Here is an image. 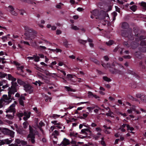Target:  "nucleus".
<instances>
[{"label":"nucleus","instance_id":"obj_1","mask_svg":"<svg viewBox=\"0 0 146 146\" xmlns=\"http://www.w3.org/2000/svg\"><path fill=\"white\" fill-rule=\"evenodd\" d=\"M13 94L8 92V96L7 95L3 96V99L0 100V108L9 104L11 102L12 100H15L14 97L11 96Z\"/></svg>","mask_w":146,"mask_h":146},{"label":"nucleus","instance_id":"obj_2","mask_svg":"<svg viewBox=\"0 0 146 146\" xmlns=\"http://www.w3.org/2000/svg\"><path fill=\"white\" fill-rule=\"evenodd\" d=\"M24 28L26 30L24 35L27 39L32 40L35 38V35L37 34L36 31H34L33 29L30 28L27 26H25Z\"/></svg>","mask_w":146,"mask_h":146},{"label":"nucleus","instance_id":"obj_3","mask_svg":"<svg viewBox=\"0 0 146 146\" xmlns=\"http://www.w3.org/2000/svg\"><path fill=\"white\" fill-rule=\"evenodd\" d=\"M17 104V102L15 101L14 103L11 105L6 111V113L13 112L12 115L10 114H7L6 115V117L10 119H12L14 118V114L16 112L15 107Z\"/></svg>","mask_w":146,"mask_h":146},{"label":"nucleus","instance_id":"obj_4","mask_svg":"<svg viewBox=\"0 0 146 146\" xmlns=\"http://www.w3.org/2000/svg\"><path fill=\"white\" fill-rule=\"evenodd\" d=\"M122 36H123L127 37L128 39L132 40H134V36L132 33V29L128 30H123L121 31Z\"/></svg>","mask_w":146,"mask_h":146},{"label":"nucleus","instance_id":"obj_5","mask_svg":"<svg viewBox=\"0 0 146 146\" xmlns=\"http://www.w3.org/2000/svg\"><path fill=\"white\" fill-rule=\"evenodd\" d=\"M102 66L106 69L108 68L109 70L113 73H114L115 72H117L120 74H122V72L119 70L115 69L114 68V64H102Z\"/></svg>","mask_w":146,"mask_h":146},{"label":"nucleus","instance_id":"obj_6","mask_svg":"<svg viewBox=\"0 0 146 146\" xmlns=\"http://www.w3.org/2000/svg\"><path fill=\"white\" fill-rule=\"evenodd\" d=\"M12 86L11 87H9L8 89V91L9 92L11 93L13 95L15 93L17 92V87L18 86L16 82H11Z\"/></svg>","mask_w":146,"mask_h":146},{"label":"nucleus","instance_id":"obj_7","mask_svg":"<svg viewBox=\"0 0 146 146\" xmlns=\"http://www.w3.org/2000/svg\"><path fill=\"white\" fill-rule=\"evenodd\" d=\"M24 90L29 94L32 93L33 91V87L28 84H26L24 86Z\"/></svg>","mask_w":146,"mask_h":146},{"label":"nucleus","instance_id":"obj_8","mask_svg":"<svg viewBox=\"0 0 146 146\" xmlns=\"http://www.w3.org/2000/svg\"><path fill=\"white\" fill-rule=\"evenodd\" d=\"M2 133L4 134L10 135L12 137L14 136V133L13 131L5 128H3Z\"/></svg>","mask_w":146,"mask_h":146},{"label":"nucleus","instance_id":"obj_9","mask_svg":"<svg viewBox=\"0 0 146 146\" xmlns=\"http://www.w3.org/2000/svg\"><path fill=\"white\" fill-rule=\"evenodd\" d=\"M39 65L40 64H35L34 68L37 70L42 72L45 70V67L47 65L46 64H40V66Z\"/></svg>","mask_w":146,"mask_h":146},{"label":"nucleus","instance_id":"obj_10","mask_svg":"<svg viewBox=\"0 0 146 146\" xmlns=\"http://www.w3.org/2000/svg\"><path fill=\"white\" fill-rule=\"evenodd\" d=\"M8 9L9 12L12 15L16 16L17 15V13L14 11V9L13 7L11 5L8 7Z\"/></svg>","mask_w":146,"mask_h":146},{"label":"nucleus","instance_id":"obj_11","mask_svg":"<svg viewBox=\"0 0 146 146\" xmlns=\"http://www.w3.org/2000/svg\"><path fill=\"white\" fill-rule=\"evenodd\" d=\"M27 58L29 60L34 59V61L36 62H38L39 61V57L37 56L34 55L32 57H28Z\"/></svg>","mask_w":146,"mask_h":146},{"label":"nucleus","instance_id":"obj_12","mask_svg":"<svg viewBox=\"0 0 146 146\" xmlns=\"http://www.w3.org/2000/svg\"><path fill=\"white\" fill-rule=\"evenodd\" d=\"M35 135H30V136L28 135L27 136V138L29 139V141L31 142L33 144H34L35 143Z\"/></svg>","mask_w":146,"mask_h":146},{"label":"nucleus","instance_id":"obj_13","mask_svg":"<svg viewBox=\"0 0 146 146\" xmlns=\"http://www.w3.org/2000/svg\"><path fill=\"white\" fill-rule=\"evenodd\" d=\"M29 134L28 135L29 136L30 135H35V133H36V130L34 129L33 128L31 127L30 125L29 126Z\"/></svg>","mask_w":146,"mask_h":146},{"label":"nucleus","instance_id":"obj_14","mask_svg":"<svg viewBox=\"0 0 146 146\" xmlns=\"http://www.w3.org/2000/svg\"><path fill=\"white\" fill-rule=\"evenodd\" d=\"M11 142L12 140H9L8 139L2 140L1 141V142H0V145H1L2 144H4L5 143L9 144L11 143Z\"/></svg>","mask_w":146,"mask_h":146},{"label":"nucleus","instance_id":"obj_15","mask_svg":"<svg viewBox=\"0 0 146 146\" xmlns=\"http://www.w3.org/2000/svg\"><path fill=\"white\" fill-rule=\"evenodd\" d=\"M61 144L64 146H66L70 144L69 140L66 138H64L63 141L61 142Z\"/></svg>","mask_w":146,"mask_h":146},{"label":"nucleus","instance_id":"obj_16","mask_svg":"<svg viewBox=\"0 0 146 146\" xmlns=\"http://www.w3.org/2000/svg\"><path fill=\"white\" fill-rule=\"evenodd\" d=\"M24 115L25 116L23 117V119L25 120H27L28 118H29L30 116V112H27L25 111L24 113Z\"/></svg>","mask_w":146,"mask_h":146},{"label":"nucleus","instance_id":"obj_17","mask_svg":"<svg viewBox=\"0 0 146 146\" xmlns=\"http://www.w3.org/2000/svg\"><path fill=\"white\" fill-rule=\"evenodd\" d=\"M135 56L139 59H141L142 57L143 54H142L140 52H136L135 53Z\"/></svg>","mask_w":146,"mask_h":146},{"label":"nucleus","instance_id":"obj_18","mask_svg":"<svg viewBox=\"0 0 146 146\" xmlns=\"http://www.w3.org/2000/svg\"><path fill=\"white\" fill-rule=\"evenodd\" d=\"M91 13L94 16H97L98 17V15H99V11L97 10H94L91 11Z\"/></svg>","mask_w":146,"mask_h":146},{"label":"nucleus","instance_id":"obj_19","mask_svg":"<svg viewBox=\"0 0 146 146\" xmlns=\"http://www.w3.org/2000/svg\"><path fill=\"white\" fill-rule=\"evenodd\" d=\"M121 27L123 29H127L129 28V25L127 22H124L122 23Z\"/></svg>","mask_w":146,"mask_h":146},{"label":"nucleus","instance_id":"obj_20","mask_svg":"<svg viewBox=\"0 0 146 146\" xmlns=\"http://www.w3.org/2000/svg\"><path fill=\"white\" fill-rule=\"evenodd\" d=\"M17 69L18 70H21L22 72H23V69L24 66L23 65H21V64H15Z\"/></svg>","mask_w":146,"mask_h":146},{"label":"nucleus","instance_id":"obj_21","mask_svg":"<svg viewBox=\"0 0 146 146\" xmlns=\"http://www.w3.org/2000/svg\"><path fill=\"white\" fill-rule=\"evenodd\" d=\"M131 45L132 48L135 49L138 46V44L137 42L133 41L131 43Z\"/></svg>","mask_w":146,"mask_h":146},{"label":"nucleus","instance_id":"obj_22","mask_svg":"<svg viewBox=\"0 0 146 146\" xmlns=\"http://www.w3.org/2000/svg\"><path fill=\"white\" fill-rule=\"evenodd\" d=\"M139 48V52H146V47L143 46H141Z\"/></svg>","mask_w":146,"mask_h":146},{"label":"nucleus","instance_id":"obj_23","mask_svg":"<svg viewBox=\"0 0 146 146\" xmlns=\"http://www.w3.org/2000/svg\"><path fill=\"white\" fill-rule=\"evenodd\" d=\"M36 76L37 77L43 80H45V77H46V76L40 73H38L36 75Z\"/></svg>","mask_w":146,"mask_h":146},{"label":"nucleus","instance_id":"obj_24","mask_svg":"<svg viewBox=\"0 0 146 146\" xmlns=\"http://www.w3.org/2000/svg\"><path fill=\"white\" fill-rule=\"evenodd\" d=\"M62 41L64 45L66 48H68V45L70 44L68 43V42L67 40L66 39H64Z\"/></svg>","mask_w":146,"mask_h":146},{"label":"nucleus","instance_id":"obj_25","mask_svg":"<svg viewBox=\"0 0 146 146\" xmlns=\"http://www.w3.org/2000/svg\"><path fill=\"white\" fill-rule=\"evenodd\" d=\"M104 13V11H101L99 15H98V19H105V17H103V13Z\"/></svg>","mask_w":146,"mask_h":146},{"label":"nucleus","instance_id":"obj_26","mask_svg":"<svg viewBox=\"0 0 146 146\" xmlns=\"http://www.w3.org/2000/svg\"><path fill=\"white\" fill-rule=\"evenodd\" d=\"M17 82L19 84L21 85H23V86L25 84H26L21 79H17Z\"/></svg>","mask_w":146,"mask_h":146},{"label":"nucleus","instance_id":"obj_27","mask_svg":"<svg viewBox=\"0 0 146 146\" xmlns=\"http://www.w3.org/2000/svg\"><path fill=\"white\" fill-rule=\"evenodd\" d=\"M113 113L110 111V110L108 111V113H107L106 114V115L108 116H109L111 117H114V116L113 115Z\"/></svg>","mask_w":146,"mask_h":146},{"label":"nucleus","instance_id":"obj_28","mask_svg":"<svg viewBox=\"0 0 146 146\" xmlns=\"http://www.w3.org/2000/svg\"><path fill=\"white\" fill-rule=\"evenodd\" d=\"M78 42L80 43L83 45H85V43H86L87 42V40H84L80 39H78Z\"/></svg>","mask_w":146,"mask_h":146},{"label":"nucleus","instance_id":"obj_29","mask_svg":"<svg viewBox=\"0 0 146 146\" xmlns=\"http://www.w3.org/2000/svg\"><path fill=\"white\" fill-rule=\"evenodd\" d=\"M137 6L136 5H133L130 7V9L133 11L135 12L137 9Z\"/></svg>","mask_w":146,"mask_h":146},{"label":"nucleus","instance_id":"obj_30","mask_svg":"<svg viewBox=\"0 0 146 146\" xmlns=\"http://www.w3.org/2000/svg\"><path fill=\"white\" fill-rule=\"evenodd\" d=\"M127 72L129 74H131L132 75H134L135 76H138L136 74L135 72H133L131 70H127Z\"/></svg>","mask_w":146,"mask_h":146},{"label":"nucleus","instance_id":"obj_31","mask_svg":"<svg viewBox=\"0 0 146 146\" xmlns=\"http://www.w3.org/2000/svg\"><path fill=\"white\" fill-rule=\"evenodd\" d=\"M7 76L6 73L0 72V77L1 78H5Z\"/></svg>","mask_w":146,"mask_h":146},{"label":"nucleus","instance_id":"obj_32","mask_svg":"<svg viewBox=\"0 0 146 146\" xmlns=\"http://www.w3.org/2000/svg\"><path fill=\"white\" fill-rule=\"evenodd\" d=\"M103 78V79L106 81L109 82L111 81V79L108 78L107 76H104Z\"/></svg>","mask_w":146,"mask_h":146},{"label":"nucleus","instance_id":"obj_33","mask_svg":"<svg viewBox=\"0 0 146 146\" xmlns=\"http://www.w3.org/2000/svg\"><path fill=\"white\" fill-rule=\"evenodd\" d=\"M141 46H146V40H142L140 42Z\"/></svg>","mask_w":146,"mask_h":146},{"label":"nucleus","instance_id":"obj_34","mask_svg":"<svg viewBox=\"0 0 146 146\" xmlns=\"http://www.w3.org/2000/svg\"><path fill=\"white\" fill-rule=\"evenodd\" d=\"M113 42L112 40H110L108 42H106V44L108 46L111 45L113 44Z\"/></svg>","mask_w":146,"mask_h":146},{"label":"nucleus","instance_id":"obj_35","mask_svg":"<svg viewBox=\"0 0 146 146\" xmlns=\"http://www.w3.org/2000/svg\"><path fill=\"white\" fill-rule=\"evenodd\" d=\"M121 49V48L120 47H119V46H118L113 50V51L114 52H116L117 50L119 51Z\"/></svg>","mask_w":146,"mask_h":146},{"label":"nucleus","instance_id":"obj_36","mask_svg":"<svg viewBox=\"0 0 146 146\" xmlns=\"http://www.w3.org/2000/svg\"><path fill=\"white\" fill-rule=\"evenodd\" d=\"M33 84H35V85H37V84H38L39 86H40L41 85V84H42V83L39 80L38 81H36L35 82H33Z\"/></svg>","mask_w":146,"mask_h":146},{"label":"nucleus","instance_id":"obj_37","mask_svg":"<svg viewBox=\"0 0 146 146\" xmlns=\"http://www.w3.org/2000/svg\"><path fill=\"white\" fill-rule=\"evenodd\" d=\"M141 5L144 7L146 9V3L142 2L141 3Z\"/></svg>","mask_w":146,"mask_h":146},{"label":"nucleus","instance_id":"obj_38","mask_svg":"<svg viewBox=\"0 0 146 146\" xmlns=\"http://www.w3.org/2000/svg\"><path fill=\"white\" fill-rule=\"evenodd\" d=\"M129 39L128 41V42L125 41L123 42V44L124 46H126L127 47H129V44L128 43V42L129 41Z\"/></svg>","mask_w":146,"mask_h":146},{"label":"nucleus","instance_id":"obj_39","mask_svg":"<svg viewBox=\"0 0 146 146\" xmlns=\"http://www.w3.org/2000/svg\"><path fill=\"white\" fill-rule=\"evenodd\" d=\"M103 17H105V18L106 17H108V18H109L108 14L105 12L104 11V13H103Z\"/></svg>","mask_w":146,"mask_h":146},{"label":"nucleus","instance_id":"obj_40","mask_svg":"<svg viewBox=\"0 0 146 146\" xmlns=\"http://www.w3.org/2000/svg\"><path fill=\"white\" fill-rule=\"evenodd\" d=\"M28 125V124L27 122H24L23 124L24 128L25 129L27 128V127Z\"/></svg>","mask_w":146,"mask_h":146},{"label":"nucleus","instance_id":"obj_41","mask_svg":"<svg viewBox=\"0 0 146 146\" xmlns=\"http://www.w3.org/2000/svg\"><path fill=\"white\" fill-rule=\"evenodd\" d=\"M145 39V36L143 35H141L139 37V40H141L143 39Z\"/></svg>","mask_w":146,"mask_h":146},{"label":"nucleus","instance_id":"obj_42","mask_svg":"<svg viewBox=\"0 0 146 146\" xmlns=\"http://www.w3.org/2000/svg\"><path fill=\"white\" fill-rule=\"evenodd\" d=\"M77 133H75L74 132H71L70 134V136H76L77 135Z\"/></svg>","mask_w":146,"mask_h":146},{"label":"nucleus","instance_id":"obj_43","mask_svg":"<svg viewBox=\"0 0 146 146\" xmlns=\"http://www.w3.org/2000/svg\"><path fill=\"white\" fill-rule=\"evenodd\" d=\"M5 58H0V62H1L2 64H4L6 63V61H4Z\"/></svg>","mask_w":146,"mask_h":146},{"label":"nucleus","instance_id":"obj_44","mask_svg":"<svg viewBox=\"0 0 146 146\" xmlns=\"http://www.w3.org/2000/svg\"><path fill=\"white\" fill-rule=\"evenodd\" d=\"M77 61H79L80 62L83 63H84L83 61H84V60L82 58L81 59L80 58H79V57H78L76 58Z\"/></svg>","mask_w":146,"mask_h":146},{"label":"nucleus","instance_id":"obj_45","mask_svg":"<svg viewBox=\"0 0 146 146\" xmlns=\"http://www.w3.org/2000/svg\"><path fill=\"white\" fill-rule=\"evenodd\" d=\"M7 36H3L1 38V39L3 40V42H5V40H7Z\"/></svg>","mask_w":146,"mask_h":146},{"label":"nucleus","instance_id":"obj_46","mask_svg":"<svg viewBox=\"0 0 146 146\" xmlns=\"http://www.w3.org/2000/svg\"><path fill=\"white\" fill-rule=\"evenodd\" d=\"M52 135H59V133L57 130H55L52 134Z\"/></svg>","mask_w":146,"mask_h":146},{"label":"nucleus","instance_id":"obj_47","mask_svg":"<svg viewBox=\"0 0 146 146\" xmlns=\"http://www.w3.org/2000/svg\"><path fill=\"white\" fill-rule=\"evenodd\" d=\"M21 144L23 145H26L27 144L26 141H25L23 140H21Z\"/></svg>","mask_w":146,"mask_h":146},{"label":"nucleus","instance_id":"obj_48","mask_svg":"<svg viewBox=\"0 0 146 146\" xmlns=\"http://www.w3.org/2000/svg\"><path fill=\"white\" fill-rule=\"evenodd\" d=\"M21 140H20V139H17L15 140V142L18 144H20L21 143Z\"/></svg>","mask_w":146,"mask_h":146},{"label":"nucleus","instance_id":"obj_49","mask_svg":"<svg viewBox=\"0 0 146 146\" xmlns=\"http://www.w3.org/2000/svg\"><path fill=\"white\" fill-rule=\"evenodd\" d=\"M123 57L125 59H130L131 58V56L129 55H125Z\"/></svg>","mask_w":146,"mask_h":146},{"label":"nucleus","instance_id":"obj_50","mask_svg":"<svg viewBox=\"0 0 146 146\" xmlns=\"http://www.w3.org/2000/svg\"><path fill=\"white\" fill-rule=\"evenodd\" d=\"M39 48L41 50H45L46 48L44 46H40L39 47Z\"/></svg>","mask_w":146,"mask_h":146},{"label":"nucleus","instance_id":"obj_51","mask_svg":"<svg viewBox=\"0 0 146 146\" xmlns=\"http://www.w3.org/2000/svg\"><path fill=\"white\" fill-rule=\"evenodd\" d=\"M13 77L12 76H11V74H8V75L7 78L9 80H12Z\"/></svg>","mask_w":146,"mask_h":146},{"label":"nucleus","instance_id":"obj_52","mask_svg":"<svg viewBox=\"0 0 146 146\" xmlns=\"http://www.w3.org/2000/svg\"><path fill=\"white\" fill-rule=\"evenodd\" d=\"M24 115V113L23 114V113H18L17 115V116L19 117H21Z\"/></svg>","mask_w":146,"mask_h":146},{"label":"nucleus","instance_id":"obj_53","mask_svg":"<svg viewBox=\"0 0 146 146\" xmlns=\"http://www.w3.org/2000/svg\"><path fill=\"white\" fill-rule=\"evenodd\" d=\"M19 102L20 104L22 106H24V102H23V100H21L19 99Z\"/></svg>","mask_w":146,"mask_h":146},{"label":"nucleus","instance_id":"obj_54","mask_svg":"<svg viewBox=\"0 0 146 146\" xmlns=\"http://www.w3.org/2000/svg\"><path fill=\"white\" fill-rule=\"evenodd\" d=\"M132 110L133 111H135V109L134 108H132V109L128 110H127V111L129 113H131L132 112Z\"/></svg>","mask_w":146,"mask_h":146},{"label":"nucleus","instance_id":"obj_55","mask_svg":"<svg viewBox=\"0 0 146 146\" xmlns=\"http://www.w3.org/2000/svg\"><path fill=\"white\" fill-rule=\"evenodd\" d=\"M61 33H62V32L60 30L57 29L56 30V35H59L60 34H61Z\"/></svg>","mask_w":146,"mask_h":146},{"label":"nucleus","instance_id":"obj_56","mask_svg":"<svg viewBox=\"0 0 146 146\" xmlns=\"http://www.w3.org/2000/svg\"><path fill=\"white\" fill-rule=\"evenodd\" d=\"M104 58L105 60L106 61H108L109 59V58L107 56H104Z\"/></svg>","mask_w":146,"mask_h":146},{"label":"nucleus","instance_id":"obj_57","mask_svg":"<svg viewBox=\"0 0 146 146\" xmlns=\"http://www.w3.org/2000/svg\"><path fill=\"white\" fill-rule=\"evenodd\" d=\"M72 29L75 30H77L79 29V28L76 26H74L72 27Z\"/></svg>","mask_w":146,"mask_h":146},{"label":"nucleus","instance_id":"obj_58","mask_svg":"<svg viewBox=\"0 0 146 146\" xmlns=\"http://www.w3.org/2000/svg\"><path fill=\"white\" fill-rule=\"evenodd\" d=\"M108 21L107 20H104L102 21V24L104 26H105Z\"/></svg>","mask_w":146,"mask_h":146},{"label":"nucleus","instance_id":"obj_59","mask_svg":"<svg viewBox=\"0 0 146 146\" xmlns=\"http://www.w3.org/2000/svg\"><path fill=\"white\" fill-rule=\"evenodd\" d=\"M81 132H82V133L83 134H84L86 135H87V133L86 132V131L84 130V129H82L81 130Z\"/></svg>","mask_w":146,"mask_h":146},{"label":"nucleus","instance_id":"obj_60","mask_svg":"<svg viewBox=\"0 0 146 146\" xmlns=\"http://www.w3.org/2000/svg\"><path fill=\"white\" fill-rule=\"evenodd\" d=\"M84 130L90 133H92V131L90 130V129L88 128L84 129Z\"/></svg>","mask_w":146,"mask_h":146},{"label":"nucleus","instance_id":"obj_61","mask_svg":"<svg viewBox=\"0 0 146 146\" xmlns=\"http://www.w3.org/2000/svg\"><path fill=\"white\" fill-rule=\"evenodd\" d=\"M39 125L40 126V127H41L42 126H44V123L42 122V121H41L39 123Z\"/></svg>","mask_w":146,"mask_h":146},{"label":"nucleus","instance_id":"obj_62","mask_svg":"<svg viewBox=\"0 0 146 146\" xmlns=\"http://www.w3.org/2000/svg\"><path fill=\"white\" fill-rule=\"evenodd\" d=\"M19 99L24 100H25V98L24 96L21 95Z\"/></svg>","mask_w":146,"mask_h":146},{"label":"nucleus","instance_id":"obj_63","mask_svg":"<svg viewBox=\"0 0 146 146\" xmlns=\"http://www.w3.org/2000/svg\"><path fill=\"white\" fill-rule=\"evenodd\" d=\"M95 140H97L98 139V138H99V137L98 136V135H94L93 136Z\"/></svg>","mask_w":146,"mask_h":146},{"label":"nucleus","instance_id":"obj_64","mask_svg":"<svg viewBox=\"0 0 146 146\" xmlns=\"http://www.w3.org/2000/svg\"><path fill=\"white\" fill-rule=\"evenodd\" d=\"M65 88L68 91H70L71 90V88L69 87L65 86Z\"/></svg>","mask_w":146,"mask_h":146}]
</instances>
